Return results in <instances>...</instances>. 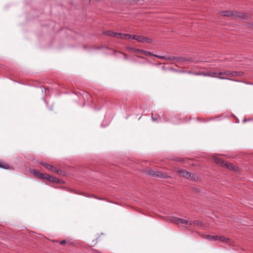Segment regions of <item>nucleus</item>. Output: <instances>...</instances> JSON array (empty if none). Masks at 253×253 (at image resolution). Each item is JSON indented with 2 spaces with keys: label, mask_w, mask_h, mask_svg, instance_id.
Masks as SVG:
<instances>
[{
  "label": "nucleus",
  "mask_w": 253,
  "mask_h": 253,
  "mask_svg": "<svg viewBox=\"0 0 253 253\" xmlns=\"http://www.w3.org/2000/svg\"><path fill=\"white\" fill-rule=\"evenodd\" d=\"M243 74V72L241 71H231L230 70H226L223 72H219L218 75H220V76H218L217 78L221 80H228L236 82L237 81V80H235L229 78L236 76H241Z\"/></svg>",
  "instance_id": "1"
},
{
  "label": "nucleus",
  "mask_w": 253,
  "mask_h": 253,
  "mask_svg": "<svg viewBox=\"0 0 253 253\" xmlns=\"http://www.w3.org/2000/svg\"><path fill=\"white\" fill-rule=\"evenodd\" d=\"M219 14L223 16L241 18L243 19H247L248 17L243 13H240L231 10L220 11Z\"/></svg>",
  "instance_id": "2"
},
{
  "label": "nucleus",
  "mask_w": 253,
  "mask_h": 253,
  "mask_svg": "<svg viewBox=\"0 0 253 253\" xmlns=\"http://www.w3.org/2000/svg\"><path fill=\"white\" fill-rule=\"evenodd\" d=\"M139 52L143 55H146V56H155V57H156L161 59H167V60H173L175 58V57H166L164 56L157 55L153 54V53H151V52L147 51H145V50H144L142 49L139 50Z\"/></svg>",
  "instance_id": "3"
},
{
  "label": "nucleus",
  "mask_w": 253,
  "mask_h": 253,
  "mask_svg": "<svg viewBox=\"0 0 253 253\" xmlns=\"http://www.w3.org/2000/svg\"><path fill=\"white\" fill-rule=\"evenodd\" d=\"M40 164L44 166L45 168L46 169H47L50 170L52 172H55L56 173H59V172L60 171V170L59 169H57L54 166H52L49 164L43 162H41Z\"/></svg>",
  "instance_id": "4"
},
{
  "label": "nucleus",
  "mask_w": 253,
  "mask_h": 253,
  "mask_svg": "<svg viewBox=\"0 0 253 253\" xmlns=\"http://www.w3.org/2000/svg\"><path fill=\"white\" fill-rule=\"evenodd\" d=\"M176 172L178 174L181 175L183 177L186 178L187 179H188V178L191 176V172L184 169H177L176 170Z\"/></svg>",
  "instance_id": "5"
},
{
  "label": "nucleus",
  "mask_w": 253,
  "mask_h": 253,
  "mask_svg": "<svg viewBox=\"0 0 253 253\" xmlns=\"http://www.w3.org/2000/svg\"><path fill=\"white\" fill-rule=\"evenodd\" d=\"M170 221L177 224L179 223H182L188 225L189 223V221L188 220L182 218H179L177 217L172 218L170 220Z\"/></svg>",
  "instance_id": "6"
},
{
  "label": "nucleus",
  "mask_w": 253,
  "mask_h": 253,
  "mask_svg": "<svg viewBox=\"0 0 253 253\" xmlns=\"http://www.w3.org/2000/svg\"><path fill=\"white\" fill-rule=\"evenodd\" d=\"M33 173L41 179H47L48 174L42 173L36 169L33 170Z\"/></svg>",
  "instance_id": "7"
},
{
  "label": "nucleus",
  "mask_w": 253,
  "mask_h": 253,
  "mask_svg": "<svg viewBox=\"0 0 253 253\" xmlns=\"http://www.w3.org/2000/svg\"><path fill=\"white\" fill-rule=\"evenodd\" d=\"M218 75V73L215 72H201L200 74H197L196 76H210L211 77H216V75Z\"/></svg>",
  "instance_id": "8"
},
{
  "label": "nucleus",
  "mask_w": 253,
  "mask_h": 253,
  "mask_svg": "<svg viewBox=\"0 0 253 253\" xmlns=\"http://www.w3.org/2000/svg\"><path fill=\"white\" fill-rule=\"evenodd\" d=\"M47 179L49 181L55 182L58 184L63 183V181L62 180L57 178L56 177L50 176L49 175H48Z\"/></svg>",
  "instance_id": "9"
},
{
  "label": "nucleus",
  "mask_w": 253,
  "mask_h": 253,
  "mask_svg": "<svg viewBox=\"0 0 253 253\" xmlns=\"http://www.w3.org/2000/svg\"><path fill=\"white\" fill-rule=\"evenodd\" d=\"M143 36L130 35L129 36V39L135 40L139 42H143Z\"/></svg>",
  "instance_id": "10"
},
{
  "label": "nucleus",
  "mask_w": 253,
  "mask_h": 253,
  "mask_svg": "<svg viewBox=\"0 0 253 253\" xmlns=\"http://www.w3.org/2000/svg\"><path fill=\"white\" fill-rule=\"evenodd\" d=\"M159 171H154L152 169H148L146 171V174L149 175H151L154 177H158L159 175Z\"/></svg>",
  "instance_id": "11"
},
{
  "label": "nucleus",
  "mask_w": 253,
  "mask_h": 253,
  "mask_svg": "<svg viewBox=\"0 0 253 253\" xmlns=\"http://www.w3.org/2000/svg\"><path fill=\"white\" fill-rule=\"evenodd\" d=\"M213 161L216 164H217L220 166H223V165H224V163H225V162H224L221 158L217 157H213Z\"/></svg>",
  "instance_id": "12"
},
{
  "label": "nucleus",
  "mask_w": 253,
  "mask_h": 253,
  "mask_svg": "<svg viewBox=\"0 0 253 253\" xmlns=\"http://www.w3.org/2000/svg\"><path fill=\"white\" fill-rule=\"evenodd\" d=\"M116 38L118 39H129V36L130 34H122V33H116Z\"/></svg>",
  "instance_id": "13"
},
{
  "label": "nucleus",
  "mask_w": 253,
  "mask_h": 253,
  "mask_svg": "<svg viewBox=\"0 0 253 253\" xmlns=\"http://www.w3.org/2000/svg\"><path fill=\"white\" fill-rule=\"evenodd\" d=\"M170 160H172V161H174L183 163H187V161H188V159L183 158H181V157H173L172 158H171Z\"/></svg>",
  "instance_id": "14"
},
{
  "label": "nucleus",
  "mask_w": 253,
  "mask_h": 253,
  "mask_svg": "<svg viewBox=\"0 0 253 253\" xmlns=\"http://www.w3.org/2000/svg\"><path fill=\"white\" fill-rule=\"evenodd\" d=\"M223 167H225L229 169H232L234 170L236 169V167L234 165H233L232 164L228 163L227 162H225V163H224V165H223Z\"/></svg>",
  "instance_id": "15"
},
{
  "label": "nucleus",
  "mask_w": 253,
  "mask_h": 253,
  "mask_svg": "<svg viewBox=\"0 0 253 253\" xmlns=\"http://www.w3.org/2000/svg\"><path fill=\"white\" fill-rule=\"evenodd\" d=\"M0 168L7 169H9V166L7 163L0 161Z\"/></svg>",
  "instance_id": "16"
},
{
  "label": "nucleus",
  "mask_w": 253,
  "mask_h": 253,
  "mask_svg": "<svg viewBox=\"0 0 253 253\" xmlns=\"http://www.w3.org/2000/svg\"><path fill=\"white\" fill-rule=\"evenodd\" d=\"M158 173H159V175L158 176V178H169L170 177V176H169L166 172H162L159 171Z\"/></svg>",
  "instance_id": "17"
},
{
  "label": "nucleus",
  "mask_w": 253,
  "mask_h": 253,
  "mask_svg": "<svg viewBox=\"0 0 253 253\" xmlns=\"http://www.w3.org/2000/svg\"><path fill=\"white\" fill-rule=\"evenodd\" d=\"M103 34L104 35H106L107 36H110V37H113L116 38V32H114L112 31H107L106 32H103Z\"/></svg>",
  "instance_id": "18"
},
{
  "label": "nucleus",
  "mask_w": 253,
  "mask_h": 253,
  "mask_svg": "<svg viewBox=\"0 0 253 253\" xmlns=\"http://www.w3.org/2000/svg\"><path fill=\"white\" fill-rule=\"evenodd\" d=\"M206 238L209 239L210 240H214V241H216V240H218V239H219V236H217V235H214V236H212V235H208V236H206Z\"/></svg>",
  "instance_id": "19"
},
{
  "label": "nucleus",
  "mask_w": 253,
  "mask_h": 253,
  "mask_svg": "<svg viewBox=\"0 0 253 253\" xmlns=\"http://www.w3.org/2000/svg\"><path fill=\"white\" fill-rule=\"evenodd\" d=\"M189 179L194 180V181H197L199 179L198 177L197 176V175L196 173H191V176L188 178Z\"/></svg>",
  "instance_id": "20"
},
{
  "label": "nucleus",
  "mask_w": 253,
  "mask_h": 253,
  "mask_svg": "<svg viewBox=\"0 0 253 253\" xmlns=\"http://www.w3.org/2000/svg\"><path fill=\"white\" fill-rule=\"evenodd\" d=\"M152 119L154 122H158V121H160L161 120V117H160V115H158V116H157L154 117L153 116V114H152Z\"/></svg>",
  "instance_id": "21"
},
{
  "label": "nucleus",
  "mask_w": 253,
  "mask_h": 253,
  "mask_svg": "<svg viewBox=\"0 0 253 253\" xmlns=\"http://www.w3.org/2000/svg\"><path fill=\"white\" fill-rule=\"evenodd\" d=\"M143 42H148V43H151L153 42L152 39H151V38H147V37H145L143 36Z\"/></svg>",
  "instance_id": "22"
},
{
  "label": "nucleus",
  "mask_w": 253,
  "mask_h": 253,
  "mask_svg": "<svg viewBox=\"0 0 253 253\" xmlns=\"http://www.w3.org/2000/svg\"><path fill=\"white\" fill-rule=\"evenodd\" d=\"M193 223L194 225H196L199 226H202L203 225V223L200 220H194Z\"/></svg>",
  "instance_id": "23"
},
{
  "label": "nucleus",
  "mask_w": 253,
  "mask_h": 253,
  "mask_svg": "<svg viewBox=\"0 0 253 253\" xmlns=\"http://www.w3.org/2000/svg\"><path fill=\"white\" fill-rule=\"evenodd\" d=\"M218 240L224 242H227L229 239L225 238L224 236H219V239Z\"/></svg>",
  "instance_id": "24"
},
{
  "label": "nucleus",
  "mask_w": 253,
  "mask_h": 253,
  "mask_svg": "<svg viewBox=\"0 0 253 253\" xmlns=\"http://www.w3.org/2000/svg\"><path fill=\"white\" fill-rule=\"evenodd\" d=\"M183 73H188L189 74L194 75H196L197 74H200L201 73V72L195 73V72H191V71H187V72L183 71Z\"/></svg>",
  "instance_id": "25"
},
{
  "label": "nucleus",
  "mask_w": 253,
  "mask_h": 253,
  "mask_svg": "<svg viewBox=\"0 0 253 253\" xmlns=\"http://www.w3.org/2000/svg\"><path fill=\"white\" fill-rule=\"evenodd\" d=\"M67 241L65 240H62L60 242V244L61 245H64L66 244Z\"/></svg>",
  "instance_id": "26"
},
{
  "label": "nucleus",
  "mask_w": 253,
  "mask_h": 253,
  "mask_svg": "<svg viewBox=\"0 0 253 253\" xmlns=\"http://www.w3.org/2000/svg\"><path fill=\"white\" fill-rule=\"evenodd\" d=\"M247 25L250 28H253V23H248Z\"/></svg>",
  "instance_id": "27"
},
{
  "label": "nucleus",
  "mask_w": 253,
  "mask_h": 253,
  "mask_svg": "<svg viewBox=\"0 0 253 253\" xmlns=\"http://www.w3.org/2000/svg\"><path fill=\"white\" fill-rule=\"evenodd\" d=\"M89 197H94L96 199H99V200H102V199H101V198H98V197H96L95 196H93V195H91V196H89Z\"/></svg>",
  "instance_id": "28"
},
{
  "label": "nucleus",
  "mask_w": 253,
  "mask_h": 253,
  "mask_svg": "<svg viewBox=\"0 0 253 253\" xmlns=\"http://www.w3.org/2000/svg\"><path fill=\"white\" fill-rule=\"evenodd\" d=\"M140 50L141 49H137V48L134 49V51L135 52H139V50Z\"/></svg>",
  "instance_id": "29"
},
{
  "label": "nucleus",
  "mask_w": 253,
  "mask_h": 253,
  "mask_svg": "<svg viewBox=\"0 0 253 253\" xmlns=\"http://www.w3.org/2000/svg\"><path fill=\"white\" fill-rule=\"evenodd\" d=\"M193 224H194L193 222H189V223L188 225H189V226H192Z\"/></svg>",
  "instance_id": "30"
},
{
  "label": "nucleus",
  "mask_w": 253,
  "mask_h": 253,
  "mask_svg": "<svg viewBox=\"0 0 253 253\" xmlns=\"http://www.w3.org/2000/svg\"><path fill=\"white\" fill-rule=\"evenodd\" d=\"M247 120V119H245L244 120H243V122H246Z\"/></svg>",
  "instance_id": "31"
},
{
  "label": "nucleus",
  "mask_w": 253,
  "mask_h": 253,
  "mask_svg": "<svg viewBox=\"0 0 253 253\" xmlns=\"http://www.w3.org/2000/svg\"><path fill=\"white\" fill-rule=\"evenodd\" d=\"M43 89H44V91L45 92H46V88H43Z\"/></svg>",
  "instance_id": "32"
}]
</instances>
